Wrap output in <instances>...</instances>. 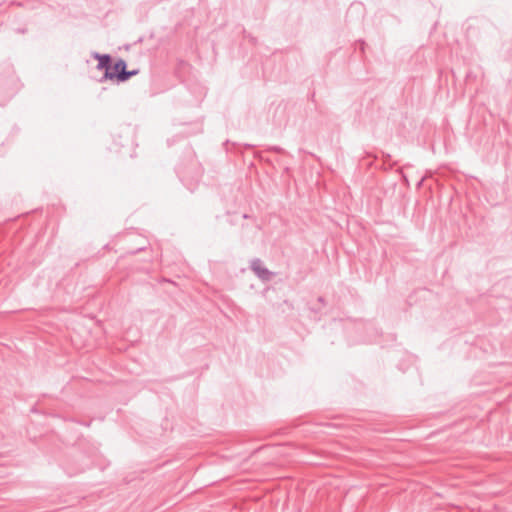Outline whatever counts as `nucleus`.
Wrapping results in <instances>:
<instances>
[{
	"label": "nucleus",
	"mask_w": 512,
	"mask_h": 512,
	"mask_svg": "<svg viewBox=\"0 0 512 512\" xmlns=\"http://www.w3.org/2000/svg\"><path fill=\"white\" fill-rule=\"evenodd\" d=\"M137 71H126V64L123 60L117 61L111 67H107V71L104 74L105 79H116L117 81H126L129 77L136 75Z\"/></svg>",
	"instance_id": "nucleus-1"
},
{
	"label": "nucleus",
	"mask_w": 512,
	"mask_h": 512,
	"mask_svg": "<svg viewBox=\"0 0 512 512\" xmlns=\"http://www.w3.org/2000/svg\"><path fill=\"white\" fill-rule=\"evenodd\" d=\"M99 63H98V69H105V72L107 71V67H111L110 65V57L108 55H96L95 56Z\"/></svg>",
	"instance_id": "nucleus-2"
}]
</instances>
